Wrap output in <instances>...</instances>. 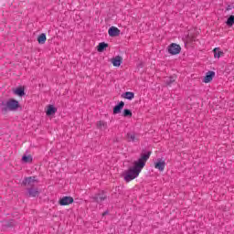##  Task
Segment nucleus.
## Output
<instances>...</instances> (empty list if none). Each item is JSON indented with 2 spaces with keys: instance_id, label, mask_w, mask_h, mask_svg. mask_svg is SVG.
<instances>
[{
  "instance_id": "f257e3e1",
  "label": "nucleus",
  "mask_w": 234,
  "mask_h": 234,
  "mask_svg": "<svg viewBox=\"0 0 234 234\" xmlns=\"http://www.w3.org/2000/svg\"><path fill=\"white\" fill-rule=\"evenodd\" d=\"M151 151L142 153L138 160L133 162V167L128 169L122 174V176L126 182H131L134 180V178H138L140 173H142V169L145 167L147 160L151 158Z\"/></svg>"
},
{
  "instance_id": "f03ea898",
  "label": "nucleus",
  "mask_w": 234,
  "mask_h": 234,
  "mask_svg": "<svg viewBox=\"0 0 234 234\" xmlns=\"http://www.w3.org/2000/svg\"><path fill=\"white\" fill-rule=\"evenodd\" d=\"M0 109L2 112H7V111H17L19 109V101L11 99L7 101L2 102Z\"/></svg>"
},
{
  "instance_id": "7ed1b4c3",
  "label": "nucleus",
  "mask_w": 234,
  "mask_h": 234,
  "mask_svg": "<svg viewBox=\"0 0 234 234\" xmlns=\"http://www.w3.org/2000/svg\"><path fill=\"white\" fill-rule=\"evenodd\" d=\"M90 198L93 200V202H95L96 204H100V206H101V204H103V202L107 200V193H105V191L103 190H101L98 193L91 196Z\"/></svg>"
},
{
  "instance_id": "20e7f679",
  "label": "nucleus",
  "mask_w": 234,
  "mask_h": 234,
  "mask_svg": "<svg viewBox=\"0 0 234 234\" xmlns=\"http://www.w3.org/2000/svg\"><path fill=\"white\" fill-rule=\"evenodd\" d=\"M168 54H171V56H176V54H180L182 51V47L176 43H172L167 48Z\"/></svg>"
},
{
  "instance_id": "39448f33",
  "label": "nucleus",
  "mask_w": 234,
  "mask_h": 234,
  "mask_svg": "<svg viewBox=\"0 0 234 234\" xmlns=\"http://www.w3.org/2000/svg\"><path fill=\"white\" fill-rule=\"evenodd\" d=\"M58 204L59 206H70V204H74V197L65 196L58 200Z\"/></svg>"
},
{
  "instance_id": "423d86ee",
  "label": "nucleus",
  "mask_w": 234,
  "mask_h": 234,
  "mask_svg": "<svg viewBox=\"0 0 234 234\" xmlns=\"http://www.w3.org/2000/svg\"><path fill=\"white\" fill-rule=\"evenodd\" d=\"M120 29L116 27H112L108 30L110 37H118V36H120Z\"/></svg>"
},
{
  "instance_id": "0eeeda50",
  "label": "nucleus",
  "mask_w": 234,
  "mask_h": 234,
  "mask_svg": "<svg viewBox=\"0 0 234 234\" xmlns=\"http://www.w3.org/2000/svg\"><path fill=\"white\" fill-rule=\"evenodd\" d=\"M123 107H125V102L121 101L117 105L113 107V114H120Z\"/></svg>"
},
{
  "instance_id": "6e6552de",
  "label": "nucleus",
  "mask_w": 234,
  "mask_h": 234,
  "mask_svg": "<svg viewBox=\"0 0 234 234\" xmlns=\"http://www.w3.org/2000/svg\"><path fill=\"white\" fill-rule=\"evenodd\" d=\"M213 78H215V71H208L206 73L203 81L204 83H210V81H213Z\"/></svg>"
},
{
  "instance_id": "1a4fd4ad",
  "label": "nucleus",
  "mask_w": 234,
  "mask_h": 234,
  "mask_svg": "<svg viewBox=\"0 0 234 234\" xmlns=\"http://www.w3.org/2000/svg\"><path fill=\"white\" fill-rule=\"evenodd\" d=\"M154 168L161 172L164 171V169H165V161L157 159V162L154 164Z\"/></svg>"
},
{
  "instance_id": "9d476101",
  "label": "nucleus",
  "mask_w": 234,
  "mask_h": 234,
  "mask_svg": "<svg viewBox=\"0 0 234 234\" xmlns=\"http://www.w3.org/2000/svg\"><path fill=\"white\" fill-rule=\"evenodd\" d=\"M56 112H58V108L54 107L52 104H49L46 112L47 116H52V114H56Z\"/></svg>"
},
{
  "instance_id": "9b49d317",
  "label": "nucleus",
  "mask_w": 234,
  "mask_h": 234,
  "mask_svg": "<svg viewBox=\"0 0 234 234\" xmlns=\"http://www.w3.org/2000/svg\"><path fill=\"white\" fill-rule=\"evenodd\" d=\"M122 61H123V58L120 56H116L112 58V63L113 67H120V65H122Z\"/></svg>"
},
{
  "instance_id": "f8f14e48",
  "label": "nucleus",
  "mask_w": 234,
  "mask_h": 234,
  "mask_svg": "<svg viewBox=\"0 0 234 234\" xmlns=\"http://www.w3.org/2000/svg\"><path fill=\"white\" fill-rule=\"evenodd\" d=\"M40 193H41V190H39V188L34 187V186H31V187H30V197H39Z\"/></svg>"
},
{
  "instance_id": "ddd939ff",
  "label": "nucleus",
  "mask_w": 234,
  "mask_h": 234,
  "mask_svg": "<svg viewBox=\"0 0 234 234\" xmlns=\"http://www.w3.org/2000/svg\"><path fill=\"white\" fill-rule=\"evenodd\" d=\"M213 53H214V58H216L217 59L220 58V56H224V51H221L220 48H215L213 49Z\"/></svg>"
},
{
  "instance_id": "4468645a",
  "label": "nucleus",
  "mask_w": 234,
  "mask_h": 234,
  "mask_svg": "<svg viewBox=\"0 0 234 234\" xmlns=\"http://www.w3.org/2000/svg\"><path fill=\"white\" fill-rule=\"evenodd\" d=\"M37 41L39 45H45V43L47 42V35L45 33L40 34L37 37Z\"/></svg>"
},
{
  "instance_id": "2eb2a0df",
  "label": "nucleus",
  "mask_w": 234,
  "mask_h": 234,
  "mask_svg": "<svg viewBox=\"0 0 234 234\" xmlns=\"http://www.w3.org/2000/svg\"><path fill=\"white\" fill-rule=\"evenodd\" d=\"M122 98H124L125 100H133L134 98V92L126 91L122 94Z\"/></svg>"
},
{
  "instance_id": "dca6fc26",
  "label": "nucleus",
  "mask_w": 234,
  "mask_h": 234,
  "mask_svg": "<svg viewBox=\"0 0 234 234\" xmlns=\"http://www.w3.org/2000/svg\"><path fill=\"white\" fill-rule=\"evenodd\" d=\"M107 47H109V44H107L105 42H101V43H99V45L97 47V50H98V52H103V50H105V48H107Z\"/></svg>"
},
{
  "instance_id": "f3484780",
  "label": "nucleus",
  "mask_w": 234,
  "mask_h": 234,
  "mask_svg": "<svg viewBox=\"0 0 234 234\" xmlns=\"http://www.w3.org/2000/svg\"><path fill=\"white\" fill-rule=\"evenodd\" d=\"M14 94L16 96H25V90L23 88H16L14 90Z\"/></svg>"
},
{
  "instance_id": "a211bd4d",
  "label": "nucleus",
  "mask_w": 234,
  "mask_h": 234,
  "mask_svg": "<svg viewBox=\"0 0 234 234\" xmlns=\"http://www.w3.org/2000/svg\"><path fill=\"white\" fill-rule=\"evenodd\" d=\"M122 116L124 118H132L133 117V112L129 109H124L122 112Z\"/></svg>"
},
{
  "instance_id": "6ab92c4d",
  "label": "nucleus",
  "mask_w": 234,
  "mask_h": 234,
  "mask_svg": "<svg viewBox=\"0 0 234 234\" xmlns=\"http://www.w3.org/2000/svg\"><path fill=\"white\" fill-rule=\"evenodd\" d=\"M226 25L228 27H233L234 26V16L233 15L229 16V18L226 21Z\"/></svg>"
},
{
  "instance_id": "aec40b11",
  "label": "nucleus",
  "mask_w": 234,
  "mask_h": 234,
  "mask_svg": "<svg viewBox=\"0 0 234 234\" xmlns=\"http://www.w3.org/2000/svg\"><path fill=\"white\" fill-rule=\"evenodd\" d=\"M127 139H128V142H136V134L128 133Z\"/></svg>"
},
{
  "instance_id": "412c9836",
  "label": "nucleus",
  "mask_w": 234,
  "mask_h": 234,
  "mask_svg": "<svg viewBox=\"0 0 234 234\" xmlns=\"http://www.w3.org/2000/svg\"><path fill=\"white\" fill-rule=\"evenodd\" d=\"M176 79L175 77H169L168 79L165 80V84L171 87L173 83H175Z\"/></svg>"
},
{
  "instance_id": "4be33fe9",
  "label": "nucleus",
  "mask_w": 234,
  "mask_h": 234,
  "mask_svg": "<svg viewBox=\"0 0 234 234\" xmlns=\"http://www.w3.org/2000/svg\"><path fill=\"white\" fill-rule=\"evenodd\" d=\"M97 125H98L99 129H102V127H103L104 129L107 128V123H105V122H103V121H100V122L97 123Z\"/></svg>"
},
{
  "instance_id": "5701e85b",
  "label": "nucleus",
  "mask_w": 234,
  "mask_h": 234,
  "mask_svg": "<svg viewBox=\"0 0 234 234\" xmlns=\"http://www.w3.org/2000/svg\"><path fill=\"white\" fill-rule=\"evenodd\" d=\"M22 162H24V164L30 162V155L22 156Z\"/></svg>"
},
{
  "instance_id": "b1692460",
  "label": "nucleus",
  "mask_w": 234,
  "mask_h": 234,
  "mask_svg": "<svg viewBox=\"0 0 234 234\" xmlns=\"http://www.w3.org/2000/svg\"><path fill=\"white\" fill-rule=\"evenodd\" d=\"M23 186H30V177L25 178V180L22 182Z\"/></svg>"
},
{
  "instance_id": "393cba45",
  "label": "nucleus",
  "mask_w": 234,
  "mask_h": 234,
  "mask_svg": "<svg viewBox=\"0 0 234 234\" xmlns=\"http://www.w3.org/2000/svg\"><path fill=\"white\" fill-rule=\"evenodd\" d=\"M31 184L37 183L39 180L37 179V176H34L30 177Z\"/></svg>"
},
{
  "instance_id": "a878e982",
  "label": "nucleus",
  "mask_w": 234,
  "mask_h": 234,
  "mask_svg": "<svg viewBox=\"0 0 234 234\" xmlns=\"http://www.w3.org/2000/svg\"><path fill=\"white\" fill-rule=\"evenodd\" d=\"M227 11L233 10V5H229L226 8Z\"/></svg>"
},
{
  "instance_id": "bb28decb",
  "label": "nucleus",
  "mask_w": 234,
  "mask_h": 234,
  "mask_svg": "<svg viewBox=\"0 0 234 234\" xmlns=\"http://www.w3.org/2000/svg\"><path fill=\"white\" fill-rule=\"evenodd\" d=\"M105 215H109V210H106L102 213V217H105Z\"/></svg>"
},
{
  "instance_id": "cd10ccee",
  "label": "nucleus",
  "mask_w": 234,
  "mask_h": 234,
  "mask_svg": "<svg viewBox=\"0 0 234 234\" xmlns=\"http://www.w3.org/2000/svg\"><path fill=\"white\" fill-rule=\"evenodd\" d=\"M30 162H32V157H30Z\"/></svg>"
}]
</instances>
